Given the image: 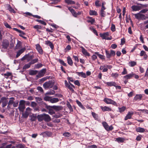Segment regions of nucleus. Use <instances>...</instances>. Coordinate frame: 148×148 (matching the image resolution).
<instances>
[{
	"instance_id": "1",
	"label": "nucleus",
	"mask_w": 148,
	"mask_h": 148,
	"mask_svg": "<svg viewBox=\"0 0 148 148\" xmlns=\"http://www.w3.org/2000/svg\"><path fill=\"white\" fill-rule=\"evenodd\" d=\"M54 84V82L53 80H49L43 84V87L45 89L51 88L53 86Z\"/></svg>"
},
{
	"instance_id": "2",
	"label": "nucleus",
	"mask_w": 148,
	"mask_h": 148,
	"mask_svg": "<svg viewBox=\"0 0 148 148\" xmlns=\"http://www.w3.org/2000/svg\"><path fill=\"white\" fill-rule=\"evenodd\" d=\"M112 68V66L110 65H108L107 64H104L101 66L99 68V69L102 70L103 72H106L108 71V69H110Z\"/></svg>"
},
{
	"instance_id": "3",
	"label": "nucleus",
	"mask_w": 148,
	"mask_h": 148,
	"mask_svg": "<svg viewBox=\"0 0 148 148\" xmlns=\"http://www.w3.org/2000/svg\"><path fill=\"white\" fill-rule=\"evenodd\" d=\"M25 101L24 100H21L20 101L18 109L20 112H23L25 108Z\"/></svg>"
},
{
	"instance_id": "4",
	"label": "nucleus",
	"mask_w": 148,
	"mask_h": 148,
	"mask_svg": "<svg viewBox=\"0 0 148 148\" xmlns=\"http://www.w3.org/2000/svg\"><path fill=\"white\" fill-rule=\"evenodd\" d=\"M64 84L66 87L70 91L73 92H74L73 88H75V87L73 84L71 83H68L66 80L64 81Z\"/></svg>"
},
{
	"instance_id": "5",
	"label": "nucleus",
	"mask_w": 148,
	"mask_h": 148,
	"mask_svg": "<svg viewBox=\"0 0 148 148\" xmlns=\"http://www.w3.org/2000/svg\"><path fill=\"white\" fill-rule=\"evenodd\" d=\"M134 14L135 18L138 19L144 20L145 19V15L143 14H142L140 12L137 14Z\"/></svg>"
},
{
	"instance_id": "6",
	"label": "nucleus",
	"mask_w": 148,
	"mask_h": 148,
	"mask_svg": "<svg viewBox=\"0 0 148 148\" xmlns=\"http://www.w3.org/2000/svg\"><path fill=\"white\" fill-rule=\"evenodd\" d=\"M104 101L107 104H112L114 106H117L116 103L111 99L105 98L104 100Z\"/></svg>"
},
{
	"instance_id": "7",
	"label": "nucleus",
	"mask_w": 148,
	"mask_h": 148,
	"mask_svg": "<svg viewBox=\"0 0 148 148\" xmlns=\"http://www.w3.org/2000/svg\"><path fill=\"white\" fill-rule=\"evenodd\" d=\"M102 124L105 129L108 131L112 130L113 129L112 125L109 126L106 122H103Z\"/></svg>"
},
{
	"instance_id": "8",
	"label": "nucleus",
	"mask_w": 148,
	"mask_h": 148,
	"mask_svg": "<svg viewBox=\"0 0 148 148\" xmlns=\"http://www.w3.org/2000/svg\"><path fill=\"white\" fill-rule=\"evenodd\" d=\"M31 110V109L29 108L28 107L26 109V110L24 113H22L23 116L25 118H27L30 113Z\"/></svg>"
},
{
	"instance_id": "9",
	"label": "nucleus",
	"mask_w": 148,
	"mask_h": 148,
	"mask_svg": "<svg viewBox=\"0 0 148 148\" xmlns=\"http://www.w3.org/2000/svg\"><path fill=\"white\" fill-rule=\"evenodd\" d=\"M9 44V42L8 40H3L2 44V47L5 49H6L8 47Z\"/></svg>"
},
{
	"instance_id": "10",
	"label": "nucleus",
	"mask_w": 148,
	"mask_h": 148,
	"mask_svg": "<svg viewBox=\"0 0 148 148\" xmlns=\"http://www.w3.org/2000/svg\"><path fill=\"white\" fill-rule=\"evenodd\" d=\"M135 75V73L133 72H132L131 73L128 74L123 77V78L127 80L130 79L132 78Z\"/></svg>"
},
{
	"instance_id": "11",
	"label": "nucleus",
	"mask_w": 148,
	"mask_h": 148,
	"mask_svg": "<svg viewBox=\"0 0 148 148\" xmlns=\"http://www.w3.org/2000/svg\"><path fill=\"white\" fill-rule=\"evenodd\" d=\"M143 97L142 94H137L134 97L133 100L135 101H139Z\"/></svg>"
},
{
	"instance_id": "12",
	"label": "nucleus",
	"mask_w": 148,
	"mask_h": 148,
	"mask_svg": "<svg viewBox=\"0 0 148 148\" xmlns=\"http://www.w3.org/2000/svg\"><path fill=\"white\" fill-rule=\"evenodd\" d=\"M36 49L38 53L41 54H42L43 50L40 45L39 44H37L36 45Z\"/></svg>"
},
{
	"instance_id": "13",
	"label": "nucleus",
	"mask_w": 148,
	"mask_h": 148,
	"mask_svg": "<svg viewBox=\"0 0 148 148\" xmlns=\"http://www.w3.org/2000/svg\"><path fill=\"white\" fill-rule=\"evenodd\" d=\"M100 108L102 110L104 111H112L111 108L107 106H101Z\"/></svg>"
},
{
	"instance_id": "14",
	"label": "nucleus",
	"mask_w": 148,
	"mask_h": 148,
	"mask_svg": "<svg viewBox=\"0 0 148 148\" xmlns=\"http://www.w3.org/2000/svg\"><path fill=\"white\" fill-rule=\"evenodd\" d=\"M134 112H129L125 118V120H127L129 119H130L132 118V115L133 114Z\"/></svg>"
},
{
	"instance_id": "15",
	"label": "nucleus",
	"mask_w": 148,
	"mask_h": 148,
	"mask_svg": "<svg viewBox=\"0 0 148 148\" xmlns=\"http://www.w3.org/2000/svg\"><path fill=\"white\" fill-rule=\"evenodd\" d=\"M109 35V33L108 32H107L103 34L100 33V37L102 38L103 39H105Z\"/></svg>"
},
{
	"instance_id": "16",
	"label": "nucleus",
	"mask_w": 148,
	"mask_h": 148,
	"mask_svg": "<svg viewBox=\"0 0 148 148\" xmlns=\"http://www.w3.org/2000/svg\"><path fill=\"white\" fill-rule=\"evenodd\" d=\"M81 48L82 49V52L84 55L85 56H90L89 53L87 52V50L85 49L84 47H81Z\"/></svg>"
},
{
	"instance_id": "17",
	"label": "nucleus",
	"mask_w": 148,
	"mask_h": 148,
	"mask_svg": "<svg viewBox=\"0 0 148 148\" xmlns=\"http://www.w3.org/2000/svg\"><path fill=\"white\" fill-rule=\"evenodd\" d=\"M44 120L46 121H49L51 120V118L49 115L47 114H44Z\"/></svg>"
},
{
	"instance_id": "18",
	"label": "nucleus",
	"mask_w": 148,
	"mask_h": 148,
	"mask_svg": "<svg viewBox=\"0 0 148 148\" xmlns=\"http://www.w3.org/2000/svg\"><path fill=\"white\" fill-rule=\"evenodd\" d=\"M136 131L138 132L143 133L145 131V130L140 127H137L136 128Z\"/></svg>"
},
{
	"instance_id": "19",
	"label": "nucleus",
	"mask_w": 148,
	"mask_h": 148,
	"mask_svg": "<svg viewBox=\"0 0 148 148\" xmlns=\"http://www.w3.org/2000/svg\"><path fill=\"white\" fill-rule=\"evenodd\" d=\"M45 72L46 69H42L41 71H40L39 72L38 75L40 77H42L44 75V74H45Z\"/></svg>"
},
{
	"instance_id": "20",
	"label": "nucleus",
	"mask_w": 148,
	"mask_h": 148,
	"mask_svg": "<svg viewBox=\"0 0 148 148\" xmlns=\"http://www.w3.org/2000/svg\"><path fill=\"white\" fill-rule=\"evenodd\" d=\"M25 50V48H23L19 50L17 53V54L16 55V58H17L21 54H22L24 51Z\"/></svg>"
},
{
	"instance_id": "21",
	"label": "nucleus",
	"mask_w": 148,
	"mask_h": 148,
	"mask_svg": "<svg viewBox=\"0 0 148 148\" xmlns=\"http://www.w3.org/2000/svg\"><path fill=\"white\" fill-rule=\"evenodd\" d=\"M131 8L133 11H137L140 10V7L137 5L132 6Z\"/></svg>"
},
{
	"instance_id": "22",
	"label": "nucleus",
	"mask_w": 148,
	"mask_h": 148,
	"mask_svg": "<svg viewBox=\"0 0 148 148\" xmlns=\"http://www.w3.org/2000/svg\"><path fill=\"white\" fill-rule=\"evenodd\" d=\"M76 73L79 76H81L84 78H86V73L83 72H77Z\"/></svg>"
},
{
	"instance_id": "23",
	"label": "nucleus",
	"mask_w": 148,
	"mask_h": 148,
	"mask_svg": "<svg viewBox=\"0 0 148 148\" xmlns=\"http://www.w3.org/2000/svg\"><path fill=\"white\" fill-rule=\"evenodd\" d=\"M37 117L39 121H40L44 120V114H43L38 115Z\"/></svg>"
},
{
	"instance_id": "24",
	"label": "nucleus",
	"mask_w": 148,
	"mask_h": 148,
	"mask_svg": "<svg viewBox=\"0 0 148 148\" xmlns=\"http://www.w3.org/2000/svg\"><path fill=\"white\" fill-rule=\"evenodd\" d=\"M17 32H19L20 33V34H19V36L25 39H26V37L25 36H23V35H25V33L24 32H23V31H22L21 30H20L18 29Z\"/></svg>"
},
{
	"instance_id": "25",
	"label": "nucleus",
	"mask_w": 148,
	"mask_h": 148,
	"mask_svg": "<svg viewBox=\"0 0 148 148\" xmlns=\"http://www.w3.org/2000/svg\"><path fill=\"white\" fill-rule=\"evenodd\" d=\"M116 83L114 82H107L106 84L108 86H116Z\"/></svg>"
},
{
	"instance_id": "26",
	"label": "nucleus",
	"mask_w": 148,
	"mask_h": 148,
	"mask_svg": "<svg viewBox=\"0 0 148 148\" xmlns=\"http://www.w3.org/2000/svg\"><path fill=\"white\" fill-rule=\"evenodd\" d=\"M45 44L50 47L52 49L54 47L52 43L50 41H47L45 42Z\"/></svg>"
},
{
	"instance_id": "27",
	"label": "nucleus",
	"mask_w": 148,
	"mask_h": 148,
	"mask_svg": "<svg viewBox=\"0 0 148 148\" xmlns=\"http://www.w3.org/2000/svg\"><path fill=\"white\" fill-rule=\"evenodd\" d=\"M67 60L68 64L71 66L73 64V61L70 57L68 56L67 57Z\"/></svg>"
},
{
	"instance_id": "28",
	"label": "nucleus",
	"mask_w": 148,
	"mask_h": 148,
	"mask_svg": "<svg viewBox=\"0 0 148 148\" xmlns=\"http://www.w3.org/2000/svg\"><path fill=\"white\" fill-rule=\"evenodd\" d=\"M124 139L122 138L119 137L116 138V141L119 143H122L124 141Z\"/></svg>"
},
{
	"instance_id": "29",
	"label": "nucleus",
	"mask_w": 148,
	"mask_h": 148,
	"mask_svg": "<svg viewBox=\"0 0 148 148\" xmlns=\"http://www.w3.org/2000/svg\"><path fill=\"white\" fill-rule=\"evenodd\" d=\"M27 56V60L28 61H30L34 57V56L33 55H30L29 53L26 54Z\"/></svg>"
},
{
	"instance_id": "30",
	"label": "nucleus",
	"mask_w": 148,
	"mask_h": 148,
	"mask_svg": "<svg viewBox=\"0 0 148 148\" xmlns=\"http://www.w3.org/2000/svg\"><path fill=\"white\" fill-rule=\"evenodd\" d=\"M128 64L130 66L133 67L136 65V63L134 61H130L129 62Z\"/></svg>"
},
{
	"instance_id": "31",
	"label": "nucleus",
	"mask_w": 148,
	"mask_h": 148,
	"mask_svg": "<svg viewBox=\"0 0 148 148\" xmlns=\"http://www.w3.org/2000/svg\"><path fill=\"white\" fill-rule=\"evenodd\" d=\"M38 71L36 70H30L29 72V74L30 75H34L38 73Z\"/></svg>"
},
{
	"instance_id": "32",
	"label": "nucleus",
	"mask_w": 148,
	"mask_h": 148,
	"mask_svg": "<svg viewBox=\"0 0 148 148\" xmlns=\"http://www.w3.org/2000/svg\"><path fill=\"white\" fill-rule=\"evenodd\" d=\"M65 1L68 4H74L75 3L74 1L71 0H65Z\"/></svg>"
},
{
	"instance_id": "33",
	"label": "nucleus",
	"mask_w": 148,
	"mask_h": 148,
	"mask_svg": "<svg viewBox=\"0 0 148 148\" xmlns=\"http://www.w3.org/2000/svg\"><path fill=\"white\" fill-rule=\"evenodd\" d=\"M95 54L98 56V57L101 60H105V57L100 54H99L98 52L95 53Z\"/></svg>"
},
{
	"instance_id": "34",
	"label": "nucleus",
	"mask_w": 148,
	"mask_h": 148,
	"mask_svg": "<svg viewBox=\"0 0 148 148\" xmlns=\"http://www.w3.org/2000/svg\"><path fill=\"white\" fill-rule=\"evenodd\" d=\"M59 101V99L57 98H51L50 102L52 103H54L57 102Z\"/></svg>"
},
{
	"instance_id": "35",
	"label": "nucleus",
	"mask_w": 148,
	"mask_h": 148,
	"mask_svg": "<svg viewBox=\"0 0 148 148\" xmlns=\"http://www.w3.org/2000/svg\"><path fill=\"white\" fill-rule=\"evenodd\" d=\"M104 10H101L100 11V15L101 17H104L106 16V12L104 11Z\"/></svg>"
},
{
	"instance_id": "36",
	"label": "nucleus",
	"mask_w": 148,
	"mask_h": 148,
	"mask_svg": "<svg viewBox=\"0 0 148 148\" xmlns=\"http://www.w3.org/2000/svg\"><path fill=\"white\" fill-rule=\"evenodd\" d=\"M66 105L68 108L70 110V112H73V109L69 102H68L66 104Z\"/></svg>"
},
{
	"instance_id": "37",
	"label": "nucleus",
	"mask_w": 148,
	"mask_h": 148,
	"mask_svg": "<svg viewBox=\"0 0 148 148\" xmlns=\"http://www.w3.org/2000/svg\"><path fill=\"white\" fill-rule=\"evenodd\" d=\"M89 14L90 15H96L97 14V12L95 10H90Z\"/></svg>"
},
{
	"instance_id": "38",
	"label": "nucleus",
	"mask_w": 148,
	"mask_h": 148,
	"mask_svg": "<svg viewBox=\"0 0 148 148\" xmlns=\"http://www.w3.org/2000/svg\"><path fill=\"white\" fill-rule=\"evenodd\" d=\"M31 65V64L30 63H29L27 64H25L23 66V69H25V70L26 69L29 68L30 67Z\"/></svg>"
},
{
	"instance_id": "39",
	"label": "nucleus",
	"mask_w": 148,
	"mask_h": 148,
	"mask_svg": "<svg viewBox=\"0 0 148 148\" xmlns=\"http://www.w3.org/2000/svg\"><path fill=\"white\" fill-rule=\"evenodd\" d=\"M76 103L82 109H84V107L82 105L81 103L78 100H76Z\"/></svg>"
},
{
	"instance_id": "40",
	"label": "nucleus",
	"mask_w": 148,
	"mask_h": 148,
	"mask_svg": "<svg viewBox=\"0 0 148 148\" xmlns=\"http://www.w3.org/2000/svg\"><path fill=\"white\" fill-rule=\"evenodd\" d=\"M90 29L96 36H98V34L97 31L95 30V29L94 28H93L92 27H90Z\"/></svg>"
},
{
	"instance_id": "41",
	"label": "nucleus",
	"mask_w": 148,
	"mask_h": 148,
	"mask_svg": "<svg viewBox=\"0 0 148 148\" xmlns=\"http://www.w3.org/2000/svg\"><path fill=\"white\" fill-rule=\"evenodd\" d=\"M38 58H36L34 59H33L29 63L31 64H33L37 62L38 61Z\"/></svg>"
},
{
	"instance_id": "42",
	"label": "nucleus",
	"mask_w": 148,
	"mask_h": 148,
	"mask_svg": "<svg viewBox=\"0 0 148 148\" xmlns=\"http://www.w3.org/2000/svg\"><path fill=\"white\" fill-rule=\"evenodd\" d=\"M111 30L112 32H114L116 30L115 26L114 24H112L111 27Z\"/></svg>"
},
{
	"instance_id": "43",
	"label": "nucleus",
	"mask_w": 148,
	"mask_h": 148,
	"mask_svg": "<svg viewBox=\"0 0 148 148\" xmlns=\"http://www.w3.org/2000/svg\"><path fill=\"white\" fill-rule=\"evenodd\" d=\"M21 44L20 42H18L15 47V49H19L21 47Z\"/></svg>"
},
{
	"instance_id": "44",
	"label": "nucleus",
	"mask_w": 148,
	"mask_h": 148,
	"mask_svg": "<svg viewBox=\"0 0 148 148\" xmlns=\"http://www.w3.org/2000/svg\"><path fill=\"white\" fill-rule=\"evenodd\" d=\"M92 114L93 117L95 120L97 119L98 118V116L97 114H96L94 112H92Z\"/></svg>"
},
{
	"instance_id": "45",
	"label": "nucleus",
	"mask_w": 148,
	"mask_h": 148,
	"mask_svg": "<svg viewBox=\"0 0 148 148\" xmlns=\"http://www.w3.org/2000/svg\"><path fill=\"white\" fill-rule=\"evenodd\" d=\"M14 99L13 98H10V100L8 102V105H11L13 104L14 103Z\"/></svg>"
},
{
	"instance_id": "46",
	"label": "nucleus",
	"mask_w": 148,
	"mask_h": 148,
	"mask_svg": "<svg viewBox=\"0 0 148 148\" xmlns=\"http://www.w3.org/2000/svg\"><path fill=\"white\" fill-rule=\"evenodd\" d=\"M119 111L120 112H123L126 109V107L125 106H123L121 108H119Z\"/></svg>"
},
{
	"instance_id": "47",
	"label": "nucleus",
	"mask_w": 148,
	"mask_h": 148,
	"mask_svg": "<svg viewBox=\"0 0 148 148\" xmlns=\"http://www.w3.org/2000/svg\"><path fill=\"white\" fill-rule=\"evenodd\" d=\"M42 64L41 63L35 65V67L36 69H39L42 66Z\"/></svg>"
},
{
	"instance_id": "48",
	"label": "nucleus",
	"mask_w": 148,
	"mask_h": 148,
	"mask_svg": "<svg viewBox=\"0 0 148 148\" xmlns=\"http://www.w3.org/2000/svg\"><path fill=\"white\" fill-rule=\"evenodd\" d=\"M67 79L68 80V82L69 84H70V82H73L74 81V80L73 78L71 77H69L67 78Z\"/></svg>"
},
{
	"instance_id": "49",
	"label": "nucleus",
	"mask_w": 148,
	"mask_h": 148,
	"mask_svg": "<svg viewBox=\"0 0 148 148\" xmlns=\"http://www.w3.org/2000/svg\"><path fill=\"white\" fill-rule=\"evenodd\" d=\"M36 21L37 22H39L41 24H42L44 25H46V23L43 21L38 20H36Z\"/></svg>"
},
{
	"instance_id": "50",
	"label": "nucleus",
	"mask_w": 148,
	"mask_h": 148,
	"mask_svg": "<svg viewBox=\"0 0 148 148\" xmlns=\"http://www.w3.org/2000/svg\"><path fill=\"white\" fill-rule=\"evenodd\" d=\"M51 98L48 96H45L44 98V99L46 101H50V102Z\"/></svg>"
},
{
	"instance_id": "51",
	"label": "nucleus",
	"mask_w": 148,
	"mask_h": 148,
	"mask_svg": "<svg viewBox=\"0 0 148 148\" xmlns=\"http://www.w3.org/2000/svg\"><path fill=\"white\" fill-rule=\"evenodd\" d=\"M142 136L141 135H138L136 138V140L138 141H139L141 140L142 138Z\"/></svg>"
},
{
	"instance_id": "52",
	"label": "nucleus",
	"mask_w": 148,
	"mask_h": 148,
	"mask_svg": "<svg viewBox=\"0 0 148 148\" xmlns=\"http://www.w3.org/2000/svg\"><path fill=\"white\" fill-rule=\"evenodd\" d=\"M8 10L11 12L14 13L15 12L14 9L12 8L10 6V5L9 6Z\"/></svg>"
},
{
	"instance_id": "53",
	"label": "nucleus",
	"mask_w": 148,
	"mask_h": 148,
	"mask_svg": "<svg viewBox=\"0 0 148 148\" xmlns=\"http://www.w3.org/2000/svg\"><path fill=\"white\" fill-rule=\"evenodd\" d=\"M59 62L61 64L63 65V66H66V64L65 63L63 60H59Z\"/></svg>"
},
{
	"instance_id": "54",
	"label": "nucleus",
	"mask_w": 148,
	"mask_h": 148,
	"mask_svg": "<svg viewBox=\"0 0 148 148\" xmlns=\"http://www.w3.org/2000/svg\"><path fill=\"white\" fill-rule=\"evenodd\" d=\"M127 73V71L126 69L125 68H124L123 69V72H122L121 73L122 75H125Z\"/></svg>"
},
{
	"instance_id": "55",
	"label": "nucleus",
	"mask_w": 148,
	"mask_h": 148,
	"mask_svg": "<svg viewBox=\"0 0 148 148\" xmlns=\"http://www.w3.org/2000/svg\"><path fill=\"white\" fill-rule=\"evenodd\" d=\"M74 83L75 85H77L78 86H80V84L79 80H76L75 81Z\"/></svg>"
},
{
	"instance_id": "56",
	"label": "nucleus",
	"mask_w": 148,
	"mask_h": 148,
	"mask_svg": "<svg viewBox=\"0 0 148 148\" xmlns=\"http://www.w3.org/2000/svg\"><path fill=\"white\" fill-rule=\"evenodd\" d=\"M36 101L38 103H40L42 100V99L39 97H36Z\"/></svg>"
},
{
	"instance_id": "57",
	"label": "nucleus",
	"mask_w": 148,
	"mask_h": 148,
	"mask_svg": "<svg viewBox=\"0 0 148 148\" xmlns=\"http://www.w3.org/2000/svg\"><path fill=\"white\" fill-rule=\"evenodd\" d=\"M110 53L111 56H114L115 54V52L114 51L111 50H110Z\"/></svg>"
},
{
	"instance_id": "58",
	"label": "nucleus",
	"mask_w": 148,
	"mask_h": 148,
	"mask_svg": "<svg viewBox=\"0 0 148 148\" xmlns=\"http://www.w3.org/2000/svg\"><path fill=\"white\" fill-rule=\"evenodd\" d=\"M106 53L107 58H110V57H111L110 53L109 52L107 51H106Z\"/></svg>"
},
{
	"instance_id": "59",
	"label": "nucleus",
	"mask_w": 148,
	"mask_h": 148,
	"mask_svg": "<svg viewBox=\"0 0 148 148\" xmlns=\"http://www.w3.org/2000/svg\"><path fill=\"white\" fill-rule=\"evenodd\" d=\"M4 25L7 28L10 29L11 27L6 22H5L4 23Z\"/></svg>"
},
{
	"instance_id": "60",
	"label": "nucleus",
	"mask_w": 148,
	"mask_h": 148,
	"mask_svg": "<svg viewBox=\"0 0 148 148\" xmlns=\"http://www.w3.org/2000/svg\"><path fill=\"white\" fill-rule=\"evenodd\" d=\"M55 93V91L52 90H51L49 91L48 92V93L49 94L51 95H54Z\"/></svg>"
},
{
	"instance_id": "61",
	"label": "nucleus",
	"mask_w": 148,
	"mask_h": 148,
	"mask_svg": "<svg viewBox=\"0 0 148 148\" xmlns=\"http://www.w3.org/2000/svg\"><path fill=\"white\" fill-rule=\"evenodd\" d=\"M99 1L98 0H96L95 2V4L97 6H101V4L99 3Z\"/></svg>"
},
{
	"instance_id": "62",
	"label": "nucleus",
	"mask_w": 148,
	"mask_h": 148,
	"mask_svg": "<svg viewBox=\"0 0 148 148\" xmlns=\"http://www.w3.org/2000/svg\"><path fill=\"white\" fill-rule=\"evenodd\" d=\"M126 21L127 23L129 22V21H130V22L132 23V21L131 20V19L130 18V16H129V17H128L127 16L126 19Z\"/></svg>"
},
{
	"instance_id": "63",
	"label": "nucleus",
	"mask_w": 148,
	"mask_h": 148,
	"mask_svg": "<svg viewBox=\"0 0 148 148\" xmlns=\"http://www.w3.org/2000/svg\"><path fill=\"white\" fill-rule=\"evenodd\" d=\"M139 111H141L142 112L144 113L145 114H148V110H139Z\"/></svg>"
},
{
	"instance_id": "64",
	"label": "nucleus",
	"mask_w": 148,
	"mask_h": 148,
	"mask_svg": "<svg viewBox=\"0 0 148 148\" xmlns=\"http://www.w3.org/2000/svg\"><path fill=\"white\" fill-rule=\"evenodd\" d=\"M71 13L75 17H77V12L74 10H73V11Z\"/></svg>"
}]
</instances>
